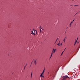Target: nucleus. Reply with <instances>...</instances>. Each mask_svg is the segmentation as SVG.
<instances>
[{"instance_id": "obj_1", "label": "nucleus", "mask_w": 80, "mask_h": 80, "mask_svg": "<svg viewBox=\"0 0 80 80\" xmlns=\"http://www.w3.org/2000/svg\"><path fill=\"white\" fill-rule=\"evenodd\" d=\"M31 33V34H32L33 33V35H35L37 34V31L36 30H32V31Z\"/></svg>"}, {"instance_id": "obj_2", "label": "nucleus", "mask_w": 80, "mask_h": 80, "mask_svg": "<svg viewBox=\"0 0 80 80\" xmlns=\"http://www.w3.org/2000/svg\"><path fill=\"white\" fill-rule=\"evenodd\" d=\"M63 79H67V78H69V77H68V76L66 75L63 76Z\"/></svg>"}, {"instance_id": "obj_3", "label": "nucleus", "mask_w": 80, "mask_h": 80, "mask_svg": "<svg viewBox=\"0 0 80 80\" xmlns=\"http://www.w3.org/2000/svg\"><path fill=\"white\" fill-rule=\"evenodd\" d=\"M56 49L53 48V49L52 50V52L54 53L56 51Z\"/></svg>"}, {"instance_id": "obj_4", "label": "nucleus", "mask_w": 80, "mask_h": 80, "mask_svg": "<svg viewBox=\"0 0 80 80\" xmlns=\"http://www.w3.org/2000/svg\"><path fill=\"white\" fill-rule=\"evenodd\" d=\"M44 74V72H42L41 74V75H40V77H42V78H44V76L42 75Z\"/></svg>"}, {"instance_id": "obj_5", "label": "nucleus", "mask_w": 80, "mask_h": 80, "mask_svg": "<svg viewBox=\"0 0 80 80\" xmlns=\"http://www.w3.org/2000/svg\"><path fill=\"white\" fill-rule=\"evenodd\" d=\"M36 61H37V60H35L34 61V64L35 63V64H36Z\"/></svg>"}, {"instance_id": "obj_6", "label": "nucleus", "mask_w": 80, "mask_h": 80, "mask_svg": "<svg viewBox=\"0 0 80 80\" xmlns=\"http://www.w3.org/2000/svg\"><path fill=\"white\" fill-rule=\"evenodd\" d=\"M78 38L77 39V40L75 41V43H74L75 44H76V43L77 42V40H78Z\"/></svg>"}, {"instance_id": "obj_7", "label": "nucleus", "mask_w": 80, "mask_h": 80, "mask_svg": "<svg viewBox=\"0 0 80 80\" xmlns=\"http://www.w3.org/2000/svg\"><path fill=\"white\" fill-rule=\"evenodd\" d=\"M32 72H31V76H30V78H32Z\"/></svg>"}, {"instance_id": "obj_8", "label": "nucleus", "mask_w": 80, "mask_h": 80, "mask_svg": "<svg viewBox=\"0 0 80 80\" xmlns=\"http://www.w3.org/2000/svg\"><path fill=\"white\" fill-rule=\"evenodd\" d=\"M64 52V51H63L62 52V53H61V56H62V54H63V52Z\"/></svg>"}, {"instance_id": "obj_9", "label": "nucleus", "mask_w": 80, "mask_h": 80, "mask_svg": "<svg viewBox=\"0 0 80 80\" xmlns=\"http://www.w3.org/2000/svg\"><path fill=\"white\" fill-rule=\"evenodd\" d=\"M66 39V38H65L64 39H63V42H65V40Z\"/></svg>"}, {"instance_id": "obj_10", "label": "nucleus", "mask_w": 80, "mask_h": 80, "mask_svg": "<svg viewBox=\"0 0 80 80\" xmlns=\"http://www.w3.org/2000/svg\"><path fill=\"white\" fill-rule=\"evenodd\" d=\"M60 41H59V43L58 44H57V45H60Z\"/></svg>"}, {"instance_id": "obj_11", "label": "nucleus", "mask_w": 80, "mask_h": 80, "mask_svg": "<svg viewBox=\"0 0 80 80\" xmlns=\"http://www.w3.org/2000/svg\"><path fill=\"white\" fill-rule=\"evenodd\" d=\"M74 20H73L72 21V22H71L72 23L73 22H74Z\"/></svg>"}, {"instance_id": "obj_12", "label": "nucleus", "mask_w": 80, "mask_h": 80, "mask_svg": "<svg viewBox=\"0 0 80 80\" xmlns=\"http://www.w3.org/2000/svg\"><path fill=\"white\" fill-rule=\"evenodd\" d=\"M44 71H45V69H44V70H43L42 72H44Z\"/></svg>"}, {"instance_id": "obj_13", "label": "nucleus", "mask_w": 80, "mask_h": 80, "mask_svg": "<svg viewBox=\"0 0 80 80\" xmlns=\"http://www.w3.org/2000/svg\"><path fill=\"white\" fill-rule=\"evenodd\" d=\"M72 23V22H71V23H70V25H71Z\"/></svg>"}, {"instance_id": "obj_14", "label": "nucleus", "mask_w": 80, "mask_h": 80, "mask_svg": "<svg viewBox=\"0 0 80 80\" xmlns=\"http://www.w3.org/2000/svg\"><path fill=\"white\" fill-rule=\"evenodd\" d=\"M66 49V48L64 50V52L65 51V50Z\"/></svg>"}, {"instance_id": "obj_15", "label": "nucleus", "mask_w": 80, "mask_h": 80, "mask_svg": "<svg viewBox=\"0 0 80 80\" xmlns=\"http://www.w3.org/2000/svg\"><path fill=\"white\" fill-rule=\"evenodd\" d=\"M51 55H53V52H52L51 53Z\"/></svg>"}, {"instance_id": "obj_16", "label": "nucleus", "mask_w": 80, "mask_h": 80, "mask_svg": "<svg viewBox=\"0 0 80 80\" xmlns=\"http://www.w3.org/2000/svg\"><path fill=\"white\" fill-rule=\"evenodd\" d=\"M74 6H76V7H77V6H78V5H74Z\"/></svg>"}, {"instance_id": "obj_17", "label": "nucleus", "mask_w": 80, "mask_h": 80, "mask_svg": "<svg viewBox=\"0 0 80 80\" xmlns=\"http://www.w3.org/2000/svg\"><path fill=\"white\" fill-rule=\"evenodd\" d=\"M26 67V65H25V66H24V68H25Z\"/></svg>"}, {"instance_id": "obj_18", "label": "nucleus", "mask_w": 80, "mask_h": 80, "mask_svg": "<svg viewBox=\"0 0 80 80\" xmlns=\"http://www.w3.org/2000/svg\"><path fill=\"white\" fill-rule=\"evenodd\" d=\"M40 32H41V29H40Z\"/></svg>"}, {"instance_id": "obj_19", "label": "nucleus", "mask_w": 80, "mask_h": 80, "mask_svg": "<svg viewBox=\"0 0 80 80\" xmlns=\"http://www.w3.org/2000/svg\"><path fill=\"white\" fill-rule=\"evenodd\" d=\"M62 43H61L60 45H62Z\"/></svg>"}, {"instance_id": "obj_20", "label": "nucleus", "mask_w": 80, "mask_h": 80, "mask_svg": "<svg viewBox=\"0 0 80 80\" xmlns=\"http://www.w3.org/2000/svg\"><path fill=\"white\" fill-rule=\"evenodd\" d=\"M52 54H51V57H52Z\"/></svg>"}, {"instance_id": "obj_21", "label": "nucleus", "mask_w": 80, "mask_h": 80, "mask_svg": "<svg viewBox=\"0 0 80 80\" xmlns=\"http://www.w3.org/2000/svg\"><path fill=\"white\" fill-rule=\"evenodd\" d=\"M58 45V47H60V44H59V45Z\"/></svg>"}, {"instance_id": "obj_22", "label": "nucleus", "mask_w": 80, "mask_h": 80, "mask_svg": "<svg viewBox=\"0 0 80 80\" xmlns=\"http://www.w3.org/2000/svg\"><path fill=\"white\" fill-rule=\"evenodd\" d=\"M57 40H56V41H55V43H56V42H57Z\"/></svg>"}, {"instance_id": "obj_23", "label": "nucleus", "mask_w": 80, "mask_h": 80, "mask_svg": "<svg viewBox=\"0 0 80 80\" xmlns=\"http://www.w3.org/2000/svg\"><path fill=\"white\" fill-rule=\"evenodd\" d=\"M58 38L56 40H58Z\"/></svg>"}, {"instance_id": "obj_24", "label": "nucleus", "mask_w": 80, "mask_h": 80, "mask_svg": "<svg viewBox=\"0 0 80 80\" xmlns=\"http://www.w3.org/2000/svg\"><path fill=\"white\" fill-rule=\"evenodd\" d=\"M51 58H52V57L51 56L50 57V59H51Z\"/></svg>"}, {"instance_id": "obj_25", "label": "nucleus", "mask_w": 80, "mask_h": 80, "mask_svg": "<svg viewBox=\"0 0 80 80\" xmlns=\"http://www.w3.org/2000/svg\"><path fill=\"white\" fill-rule=\"evenodd\" d=\"M78 13H77L75 15H76V14H77Z\"/></svg>"}, {"instance_id": "obj_26", "label": "nucleus", "mask_w": 80, "mask_h": 80, "mask_svg": "<svg viewBox=\"0 0 80 80\" xmlns=\"http://www.w3.org/2000/svg\"><path fill=\"white\" fill-rule=\"evenodd\" d=\"M32 61L31 63V64H32Z\"/></svg>"}, {"instance_id": "obj_27", "label": "nucleus", "mask_w": 80, "mask_h": 80, "mask_svg": "<svg viewBox=\"0 0 80 80\" xmlns=\"http://www.w3.org/2000/svg\"><path fill=\"white\" fill-rule=\"evenodd\" d=\"M71 25H70V27H71Z\"/></svg>"}, {"instance_id": "obj_28", "label": "nucleus", "mask_w": 80, "mask_h": 80, "mask_svg": "<svg viewBox=\"0 0 80 80\" xmlns=\"http://www.w3.org/2000/svg\"><path fill=\"white\" fill-rule=\"evenodd\" d=\"M8 56H10V54H8Z\"/></svg>"}, {"instance_id": "obj_29", "label": "nucleus", "mask_w": 80, "mask_h": 80, "mask_svg": "<svg viewBox=\"0 0 80 80\" xmlns=\"http://www.w3.org/2000/svg\"><path fill=\"white\" fill-rule=\"evenodd\" d=\"M25 68H24V70H25Z\"/></svg>"}, {"instance_id": "obj_30", "label": "nucleus", "mask_w": 80, "mask_h": 80, "mask_svg": "<svg viewBox=\"0 0 80 80\" xmlns=\"http://www.w3.org/2000/svg\"><path fill=\"white\" fill-rule=\"evenodd\" d=\"M75 45V43H74V45Z\"/></svg>"}, {"instance_id": "obj_31", "label": "nucleus", "mask_w": 80, "mask_h": 80, "mask_svg": "<svg viewBox=\"0 0 80 80\" xmlns=\"http://www.w3.org/2000/svg\"><path fill=\"white\" fill-rule=\"evenodd\" d=\"M27 64H27H27H26V65H27Z\"/></svg>"}, {"instance_id": "obj_32", "label": "nucleus", "mask_w": 80, "mask_h": 80, "mask_svg": "<svg viewBox=\"0 0 80 80\" xmlns=\"http://www.w3.org/2000/svg\"><path fill=\"white\" fill-rule=\"evenodd\" d=\"M80 12V11L79 12Z\"/></svg>"}, {"instance_id": "obj_33", "label": "nucleus", "mask_w": 80, "mask_h": 80, "mask_svg": "<svg viewBox=\"0 0 80 80\" xmlns=\"http://www.w3.org/2000/svg\"><path fill=\"white\" fill-rule=\"evenodd\" d=\"M40 28H41V27H40Z\"/></svg>"}, {"instance_id": "obj_34", "label": "nucleus", "mask_w": 80, "mask_h": 80, "mask_svg": "<svg viewBox=\"0 0 80 80\" xmlns=\"http://www.w3.org/2000/svg\"><path fill=\"white\" fill-rule=\"evenodd\" d=\"M33 33H34V32H33Z\"/></svg>"}, {"instance_id": "obj_35", "label": "nucleus", "mask_w": 80, "mask_h": 80, "mask_svg": "<svg viewBox=\"0 0 80 80\" xmlns=\"http://www.w3.org/2000/svg\"><path fill=\"white\" fill-rule=\"evenodd\" d=\"M31 65L30 66V67H31Z\"/></svg>"}]
</instances>
